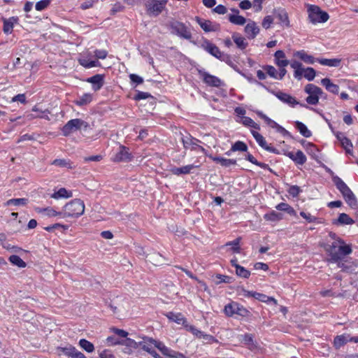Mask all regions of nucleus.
Returning a JSON list of instances; mask_svg holds the SVG:
<instances>
[{
  "label": "nucleus",
  "mask_w": 358,
  "mask_h": 358,
  "mask_svg": "<svg viewBox=\"0 0 358 358\" xmlns=\"http://www.w3.org/2000/svg\"><path fill=\"white\" fill-rule=\"evenodd\" d=\"M294 127L303 136L309 138L312 136V132L303 122L300 121H296L294 122Z\"/></svg>",
  "instance_id": "nucleus-36"
},
{
  "label": "nucleus",
  "mask_w": 358,
  "mask_h": 358,
  "mask_svg": "<svg viewBox=\"0 0 358 358\" xmlns=\"http://www.w3.org/2000/svg\"><path fill=\"white\" fill-rule=\"evenodd\" d=\"M9 261L13 265L17 266L20 268H24L27 265L26 263L20 257L15 255L10 256Z\"/></svg>",
  "instance_id": "nucleus-53"
},
{
  "label": "nucleus",
  "mask_w": 358,
  "mask_h": 358,
  "mask_svg": "<svg viewBox=\"0 0 358 358\" xmlns=\"http://www.w3.org/2000/svg\"><path fill=\"white\" fill-rule=\"evenodd\" d=\"M241 241V237H238L232 241H229L226 243L225 246H231V250L234 253H240L241 252V247L240 243Z\"/></svg>",
  "instance_id": "nucleus-43"
},
{
  "label": "nucleus",
  "mask_w": 358,
  "mask_h": 358,
  "mask_svg": "<svg viewBox=\"0 0 358 358\" xmlns=\"http://www.w3.org/2000/svg\"><path fill=\"white\" fill-rule=\"evenodd\" d=\"M213 162L220 164L222 166L229 167L232 165L236 164V159H226L222 157H213L212 155L208 156Z\"/></svg>",
  "instance_id": "nucleus-25"
},
{
  "label": "nucleus",
  "mask_w": 358,
  "mask_h": 358,
  "mask_svg": "<svg viewBox=\"0 0 358 358\" xmlns=\"http://www.w3.org/2000/svg\"><path fill=\"white\" fill-rule=\"evenodd\" d=\"M232 278L226 275H222V274H216L214 276V282L216 285H219L222 282L224 283H231V282Z\"/></svg>",
  "instance_id": "nucleus-52"
},
{
  "label": "nucleus",
  "mask_w": 358,
  "mask_h": 358,
  "mask_svg": "<svg viewBox=\"0 0 358 358\" xmlns=\"http://www.w3.org/2000/svg\"><path fill=\"white\" fill-rule=\"evenodd\" d=\"M316 76L315 70L312 67L303 68L302 77L303 76L308 81L314 80Z\"/></svg>",
  "instance_id": "nucleus-45"
},
{
  "label": "nucleus",
  "mask_w": 358,
  "mask_h": 358,
  "mask_svg": "<svg viewBox=\"0 0 358 358\" xmlns=\"http://www.w3.org/2000/svg\"><path fill=\"white\" fill-rule=\"evenodd\" d=\"M79 64L85 69L100 66L101 64L98 60H91L87 57H82L78 59Z\"/></svg>",
  "instance_id": "nucleus-30"
},
{
  "label": "nucleus",
  "mask_w": 358,
  "mask_h": 358,
  "mask_svg": "<svg viewBox=\"0 0 358 358\" xmlns=\"http://www.w3.org/2000/svg\"><path fill=\"white\" fill-rule=\"evenodd\" d=\"M236 274L242 278L248 279L250 276V271L242 266H236Z\"/></svg>",
  "instance_id": "nucleus-54"
},
{
  "label": "nucleus",
  "mask_w": 358,
  "mask_h": 358,
  "mask_svg": "<svg viewBox=\"0 0 358 358\" xmlns=\"http://www.w3.org/2000/svg\"><path fill=\"white\" fill-rule=\"evenodd\" d=\"M267 90L272 94H273L275 96H276L282 103H286L291 107H294L296 105H300L301 106L308 109H313V108L309 107L305 103H300L298 101H296V99L294 96H291L289 94H287L282 91L275 92L273 90H269L268 88Z\"/></svg>",
  "instance_id": "nucleus-8"
},
{
  "label": "nucleus",
  "mask_w": 358,
  "mask_h": 358,
  "mask_svg": "<svg viewBox=\"0 0 358 358\" xmlns=\"http://www.w3.org/2000/svg\"><path fill=\"white\" fill-rule=\"evenodd\" d=\"M290 66L294 69V77L300 80L302 78L303 65L301 62L294 60L290 63Z\"/></svg>",
  "instance_id": "nucleus-35"
},
{
  "label": "nucleus",
  "mask_w": 358,
  "mask_h": 358,
  "mask_svg": "<svg viewBox=\"0 0 358 358\" xmlns=\"http://www.w3.org/2000/svg\"><path fill=\"white\" fill-rule=\"evenodd\" d=\"M84 202L79 199H75L67 203L62 208V218L78 217L84 213Z\"/></svg>",
  "instance_id": "nucleus-2"
},
{
  "label": "nucleus",
  "mask_w": 358,
  "mask_h": 358,
  "mask_svg": "<svg viewBox=\"0 0 358 358\" xmlns=\"http://www.w3.org/2000/svg\"><path fill=\"white\" fill-rule=\"evenodd\" d=\"M183 147L185 149H190L191 150L200 151L203 153L206 156H209L208 155L207 150L202 146L199 145L198 143L201 142L199 139L192 137L191 135H187L182 137L181 138Z\"/></svg>",
  "instance_id": "nucleus-9"
},
{
  "label": "nucleus",
  "mask_w": 358,
  "mask_h": 358,
  "mask_svg": "<svg viewBox=\"0 0 358 358\" xmlns=\"http://www.w3.org/2000/svg\"><path fill=\"white\" fill-rule=\"evenodd\" d=\"M198 74L203 82L208 86L218 87L222 85V80L217 76L210 74L205 69H198Z\"/></svg>",
  "instance_id": "nucleus-12"
},
{
  "label": "nucleus",
  "mask_w": 358,
  "mask_h": 358,
  "mask_svg": "<svg viewBox=\"0 0 358 358\" xmlns=\"http://www.w3.org/2000/svg\"><path fill=\"white\" fill-rule=\"evenodd\" d=\"M275 16L282 25L287 27L290 26L288 14L285 9L279 8L275 10Z\"/></svg>",
  "instance_id": "nucleus-20"
},
{
  "label": "nucleus",
  "mask_w": 358,
  "mask_h": 358,
  "mask_svg": "<svg viewBox=\"0 0 358 358\" xmlns=\"http://www.w3.org/2000/svg\"><path fill=\"white\" fill-rule=\"evenodd\" d=\"M166 316L169 320L173 321L178 324H182L185 326L186 325L185 323L187 321L182 314L180 313H175L173 312H169L166 314Z\"/></svg>",
  "instance_id": "nucleus-29"
},
{
  "label": "nucleus",
  "mask_w": 358,
  "mask_h": 358,
  "mask_svg": "<svg viewBox=\"0 0 358 358\" xmlns=\"http://www.w3.org/2000/svg\"><path fill=\"white\" fill-rule=\"evenodd\" d=\"M263 69L266 71V73L271 78L277 79L278 73L275 68L273 66L266 65L263 67Z\"/></svg>",
  "instance_id": "nucleus-56"
},
{
  "label": "nucleus",
  "mask_w": 358,
  "mask_h": 358,
  "mask_svg": "<svg viewBox=\"0 0 358 358\" xmlns=\"http://www.w3.org/2000/svg\"><path fill=\"white\" fill-rule=\"evenodd\" d=\"M257 115L264 120L266 124L273 129H275L277 132L282 134L283 136L291 137L292 135L289 131L286 130L283 127L278 124L276 122L268 117L262 111L257 112Z\"/></svg>",
  "instance_id": "nucleus-11"
},
{
  "label": "nucleus",
  "mask_w": 358,
  "mask_h": 358,
  "mask_svg": "<svg viewBox=\"0 0 358 358\" xmlns=\"http://www.w3.org/2000/svg\"><path fill=\"white\" fill-rule=\"evenodd\" d=\"M171 32L181 38L190 40L192 33L188 27L182 22L174 21L170 23Z\"/></svg>",
  "instance_id": "nucleus-7"
},
{
  "label": "nucleus",
  "mask_w": 358,
  "mask_h": 358,
  "mask_svg": "<svg viewBox=\"0 0 358 358\" xmlns=\"http://www.w3.org/2000/svg\"><path fill=\"white\" fill-rule=\"evenodd\" d=\"M285 155L292 159L296 165H303L307 160L306 155L301 150H298L296 153L293 152H286Z\"/></svg>",
  "instance_id": "nucleus-17"
},
{
  "label": "nucleus",
  "mask_w": 358,
  "mask_h": 358,
  "mask_svg": "<svg viewBox=\"0 0 358 358\" xmlns=\"http://www.w3.org/2000/svg\"><path fill=\"white\" fill-rule=\"evenodd\" d=\"M150 339L152 338H145L143 341H141L140 345L141 348L144 351L148 352L149 354L152 353V352L155 350L154 345L152 342H151Z\"/></svg>",
  "instance_id": "nucleus-41"
},
{
  "label": "nucleus",
  "mask_w": 358,
  "mask_h": 358,
  "mask_svg": "<svg viewBox=\"0 0 358 358\" xmlns=\"http://www.w3.org/2000/svg\"><path fill=\"white\" fill-rule=\"evenodd\" d=\"M232 38L239 49L243 50L247 48L248 43L244 37L238 34H234L232 35Z\"/></svg>",
  "instance_id": "nucleus-38"
},
{
  "label": "nucleus",
  "mask_w": 358,
  "mask_h": 358,
  "mask_svg": "<svg viewBox=\"0 0 358 358\" xmlns=\"http://www.w3.org/2000/svg\"><path fill=\"white\" fill-rule=\"evenodd\" d=\"M150 97H152V96L150 93L137 91V93L134 96V99L136 101H140V100L148 99Z\"/></svg>",
  "instance_id": "nucleus-60"
},
{
  "label": "nucleus",
  "mask_w": 358,
  "mask_h": 358,
  "mask_svg": "<svg viewBox=\"0 0 358 358\" xmlns=\"http://www.w3.org/2000/svg\"><path fill=\"white\" fill-rule=\"evenodd\" d=\"M130 80L132 83L135 84L136 86L143 83V79L138 75L131 73L129 75Z\"/></svg>",
  "instance_id": "nucleus-61"
},
{
  "label": "nucleus",
  "mask_w": 358,
  "mask_h": 358,
  "mask_svg": "<svg viewBox=\"0 0 358 358\" xmlns=\"http://www.w3.org/2000/svg\"><path fill=\"white\" fill-rule=\"evenodd\" d=\"M198 167L199 166L197 165L189 164L182 167H173L171 169V171L176 176H180L184 174H189L194 169Z\"/></svg>",
  "instance_id": "nucleus-22"
},
{
  "label": "nucleus",
  "mask_w": 358,
  "mask_h": 358,
  "mask_svg": "<svg viewBox=\"0 0 358 358\" xmlns=\"http://www.w3.org/2000/svg\"><path fill=\"white\" fill-rule=\"evenodd\" d=\"M194 20L205 32L217 31L220 29V24L216 22L202 19L198 16H196Z\"/></svg>",
  "instance_id": "nucleus-15"
},
{
  "label": "nucleus",
  "mask_w": 358,
  "mask_h": 358,
  "mask_svg": "<svg viewBox=\"0 0 358 358\" xmlns=\"http://www.w3.org/2000/svg\"><path fill=\"white\" fill-rule=\"evenodd\" d=\"M167 0H148L145 2V8L150 16H158L165 8Z\"/></svg>",
  "instance_id": "nucleus-6"
},
{
  "label": "nucleus",
  "mask_w": 358,
  "mask_h": 358,
  "mask_svg": "<svg viewBox=\"0 0 358 358\" xmlns=\"http://www.w3.org/2000/svg\"><path fill=\"white\" fill-rule=\"evenodd\" d=\"M300 215L309 223L315 222L317 220V217L315 216H313L309 213H306L304 211H301V212H300Z\"/></svg>",
  "instance_id": "nucleus-62"
},
{
  "label": "nucleus",
  "mask_w": 358,
  "mask_h": 358,
  "mask_svg": "<svg viewBox=\"0 0 358 358\" xmlns=\"http://www.w3.org/2000/svg\"><path fill=\"white\" fill-rule=\"evenodd\" d=\"M275 208L278 210L285 211L290 215L296 216V210L287 203H280L275 206Z\"/></svg>",
  "instance_id": "nucleus-40"
},
{
  "label": "nucleus",
  "mask_w": 358,
  "mask_h": 358,
  "mask_svg": "<svg viewBox=\"0 0 358 358\" xmlns=\"http://www.w3.org/2000/svg\"><path fill=\"white\" fill-rule=\"evenodd\" d=\"M51 164L59 167L66 168L68 169H73L75 168L73 162L66 159H56L52 161Z\"/></svg>",
  "instance_id": "nucleus-34"
},
{
  "label": "nucleus",
  "mask_w": 358,
  "mask_h": 358,
  "mask_svg": "<svg viewBox=\"0 0 358 358\" xmlns=\"http://www.w3.org/2000/svg\"><path fill=\"white\" fill-rule=\"evenodd\" d=\"M238 303L231 302L224 306V313L229 317H231L235 315L236 309L237 308Z\"/></svg>",
  "instance_id": "nucleus-48"
},
{
  "label": "nucleus",
  "mask_w": 358,
  "mask_h": 358,
  "mask_svg": "<svg viewBox=\"0 0 358 358\" xmlns=\"http://www.w3.org/2000/svg\"><path fill=\"white\" fill-rule=\"evenodd\" d=\"M51 1L52 0H41L36 3L35 8L38 11H42L48 7Z\"/></svg>",
  "instance_id": "nucleus-58"
},
{
  "label": "nucleus",
  "mask_w": 358,
  "mask_h": 358,
  "mask_svg": "<svg viewBox=\"0 0 358 358\" xmlns=\"http://www.w3.org/2000/svg\"><path fill=\"white\" fill-rule=\"evenodd\" d=\"M79 345L87 352H92L94 350V345L85 338L79 341Z\"/></svg>",
  "instance_id": "nucleus-50"
},
{
  "label": "nucleus",
  "mask_w": 358,
  "mask_h": 358,
  "mask_svg": "<svg viewBox=\"0 0 358 358\" xmlns=\"http://www.w3.org/2000/svg\"><path fill=\"white\" fill-rule=\"evenodd\" d=\"M72 196L73 194L71 191H68L66 188L62 187L51 194V198L55 199H68L72 197Z\"/></svg>",
  "instance_id": "nucleus-33"
},
{
  "label": "nucleus",
  "mask_w": 358,
  "mask_h": 358,
  "mask_svg": "<svg viewBox=\"0 0 358 358\" xmlns=\"http://www.w3.org/2000/svg\"><path fill=\"white\" fill-rule=\"evenodd\" d=\"M92 100V96L90 93H85L74 101V103L78 106L89 104Z\"/></svg>",
  "instance_id": "nucleus-37"
},
{
  "label": "nucleus",
  "mask_w": 358,
  "mask_h": 358,
  "mask_svg": "<svg viewBox=\"0 0 358 358\" xmlns=\"http://www.w3.org/2000/svg\"><path fill=\"white\" fill-rule=\"evenodd\" d=\"M230 151L236 152V151H241V152H247L248 151V146L247 145L241 141H238L236 143H234Z\"/></svg>",
  "instance_id": "nucleus-49"
},
{
  "label": "nucleus",
  "mask_w": 358,
  "mask_h": 358,
  "mask_svg": "<svg viewBox=\"0 0 358 358\" xmlns=\"http://www.w3.org/2000/svg\"><path fill=\"white\" fill-rule=\"evenodd\" d=\"M316 61L320 64L331 67H338L340 66L341 59L338 58L334 59H325V58H317Z\"/></svg>",
  "instance_id": "nucleus-32"
},
{
  "label": "nucleus",
  "mask_w": 358,
  "mask_h": 358,
  "mask_svg": "<svg viewBox=\"0 0 358 358\" xmlns=\"http://www.w3.org/2000/svg\"><path fill=\"white\" fill-rule=\"evenodd\" d=\"M259 27H257V24L253 21L250 22L245 27V32L248 38L250 39L255 38L259 34Z\"/></svg>",
  "instance_id": "nucleus-21"
},
{
  "label": "nucleus",
  "mask_w": 358,
  "mask_h": 358,
  "mask_svg": "<svg viewBox=\"0 0 358 358\" xmlns=\"http://www.w3.org/2000/svg\"><path fill=\"white\" fill-rule=\"evenodd\" d=\"M349 335L342 334L339 336H336L334 339V345L336 349H339L342 346L345 345L348 342Z\"/></svg>",
  "instance_id": "nucleus-39"
},
{
  "label": "nucleus",
  "mask_w": 358,
  "mask_h": 358,
  "mask_svg": "<svg viewBox=\"0 0 358 358\" xmlns=\"http://www.w3.org/2000/svg\"><path fill=\"white\" fill-rule=\"evenodd\" d=\"M220 61L225 62L229 66H231L233 69H234L238 73H241V71L238 68L237 65L234 62L231 57L229 55L224 54L223 57L221 58Z\"/></svg>",
  "instance_id": "nucleus-46"
},
{
  "label": "nucleus",
  "mask_w": 358,
  "mask_h": 358,
  "mask_svg": "<svg viewBox=\"0 0 358 358\" xmlns=\"http://www.w3.org/2000/svg\"><path fill=\"white\" fill-rule=\"evenodd\" d=\"M86 81L92 85V89L94 91H98L104 84V76L102 74H96L88 78Z\"/></svg>",
  "instance_id": "nucleus-18"
},
{
  "label": "nucleus",
  "mask_w": 358,
  "mask_h": 358,
  "mask_svg": "<svg viewBox=\"0 0 358 358\" xmlns=\"http://www.w3.org/2000/svg\"><path fill=\"white\" fill-rule=\"evenodd\" d=\"M185 327H187V330L189 331H190L192 334L196 336L197 338H201V336L203 333V331L197 329L195 327L192 326V325H190V326L185 325Z\"/></svg>",
  "instance_id": "nucleus-63"
},
{
  "label": "nucleus",
  "mask_w": 358,
  "mask_h": 358,
  "mask_svg": "<svg viewBox=\"0 0 358 358\" xmlns=\"http://www.w3.org/2000/svg\"><path fill=\"white\" fill-rule=\"evenodd\" d=\"M274 62L278 67H285L289 64V60L286 59L285 52L281 50H278L275 52Z\"/></svg>",
  "instance_id": "nucleus-19"
},
{
  "label": "nucleus",
  "mask_w": 358,
  "mask_h": 358,
  "mask_svg": "<svg viewBox=\"0 0 358 358\" xmlns=\"http://www.w3.org/2000/svg\"><path fill=\"white\" fill-rule=\"evenodd\" d=\"M321 83L324 87H325L326 90L329 92H331L334 94H338L339 86L336 84H334L329 78H325L322 79Z\"/></svg>",
  "instance_id": "nucleus-28"
},
{
  "label": "nucleus",
  "mask_w": 358,
  "mask_h": 358,
  "mask_svg": "<svg viewBox=\"0 0 358 358\" xmlns=\"http://www.w3.org/2000/svg\"><path fill=\"white\" fill-rule=\"evenodd\" d=\"M287 192L292 197H296L301 192H302V189L298 185H289V189H287Z\"/></svg>",
  "instance_id": "nucleus-57"
},
{
  "label": "nucleus",
  "mask_w": 358,
  "mask_h": 358,
  "mask_svg": "<svg viewBox=\"0 0 358 358\" xmlns=\"http://www.w3.org/2000/svg\"><path fill=\"white\" fill-rule=\"evenodd\" d=\"M228 20L229 21L236 25H243L246 22V19L241 16L238 15H228Z\"/></svg>",
  "instance_id": "nucleus-44"
},
{
  "label": "nucleus",
  "mask_w": 358,
  "mask_h": 358,
  "mask_svg": "<svg viewBox=\"0 0 358 358\" xmlns=\"http://www.w3.org/2000/svg\"><path fill=\"white\" fill-rule=\"evenodd\" d=\"M132 159V155L129 151V148L124 145H120L118 152L113 158L115 162H129Z\"/></svg>",
  "instance_id": "nucleus-16"
},
{
  "label": "nucleus",
  "mask_w": 358,
  "mask_h": 358,
  "mask_svg": "<svg viewBox=\"0 0 358 358\" xmlns=\"http://www.w3.org/2000/svg\"><path fill=\"white\" fill-rule=\"evenodd\" d=\"M36 211L38 213H43L49 217L59 216L62 218V211H56L52 208H36Z\"/></svg>",
  "instance_id": "nucleus-31"
},
{
  "label": "nucleus",
  "mask_w": 358,
  "mask_h": 358,
  "mask_svg": "<svg viewBox=\"0 0 358 358\" xmlns=\"http://www.w3.org/2000/svg\"><path fill=\"white\" fill-rule=\"evenodd\" d=\"M251 134L261 148L269 152L277 155L280 154V152L278 149L267 144L266 139L261 134L255 130H251Z\"/></svg>",
  "instance_id": "nucleus-13"
},
{
  "label": "nucleus",
  "mask_w": 358,
  "mask_h": 358,
  "mask_svg": "<svg viewBox=\"0 0 358 358\" xmlns=\"http://www.w3.org/2000/svg\"><path fill=\"white\" fill-rule=\"evenodd\" d=\"M334 184L342 194L345 201L352 208L357 206V200L346 183L339 177H334Z\"/></svg>",
  "instance_id": "nucleus-3"
},
{
  "label": "nucleus",
  "mask_w": 358,
  "mask_h": 358,
  "mask_svg": "<svg viewBox=\"0 0 358 358\" xmlns=\"http://www.w3.org/2000/svg\"><path fill=\"white\" fill-rule=\"evenodd\" d=\"M326 251L330 257L329 262H337L342 261L345 256L351 254L352 250L350 245H347L343 239H339L338 243L333 242L326 248Z\"/></svg>",
  "instance_id": "nucleus-1"
},
{
  "label": "nucleus",
  "mask_w": 358,
  "mask_h": 358,
  "mask_svg": "<svg viewBox=\"0 0 358 358\" xmlns=\"http://www.w3.org/2000/svg\"><path fill=\"white\" fill-rule=\"evenodd\" d=\"M307 12L309 22L313 24L324 23L329 19V15L316 5L307 4Z\"/></svg>",
  "instance_id": "nucleus-4"
},
{
  "label": "nucleus",
  "mask_w": 358,
  "mask_h": 358,
  "mask_svg": "<svg viewBox=\"0 0 358 358\" xmlns=\"http://www.w3.org/2000/svg\"><path fill=\"white\" fill-rule=\"evenodd\" d=\"M28 203V199L26 198H18V199H11L8 200L5 205L7 206H25Z\"/></svg>",
  "instance_id": "nucleus-47"
},
{
  "label": "nucleus",
  "mask_w": 358,
  "mask_h": 358,
  "mask_svg": "<svg viewBox=\"0 0 358 358\" xmlns=\"http://www.w3.org/2000/svg\"><path fill=\"white\" fill-rule=\"evenodd\" d=\"M235 315H238L241 317H248L250 315V311L243 306L238 303Z\"/></svg>",
  "instance_id": "nucleus-59"
},
{
  "label": "nucleus",
  "mask_w": 358,
  "mask_h": 358,
  "mask_svg": "<svg viewBox=\"0 0 358 358\" xmlns=\"http://www.w3.org/2000/svg\"><path fill=\"white\" fill-rule=\"evenodd\" d=\"M340 143L347 154L352 155V143L348 137L344 139L343 138Z\"/></svg>",
  "instance_id": "nucleus-55"
},
{
  "label": "nucleus",
  "mask_w": 358,
  "mask_h": 358,
  "mask_svg": "<svg viewBox=\"0 0 358 358\" xmlns=\"http://www.w3.org/2000/svg\"><path fill=\"white\" fill-rule=\"evenodd\" d=\"M304 92L308 94L306 101L308 104L316 105L319 102L320 96L324 94L322 90L313 84H307Z\"/></svg>",
  "instance_id": "nucleus-5"
},
{
  "label": "nucleus",
  "mask_w": 358,
  "mask_h": 358,
  "mask_svg": "<svg viewBox=\"0 0 358 358\" xmlns=\"http://www.w3.org/2000/svg\"><path fill=\"white\" fill-rule=\"evenodd\" d=\"M83 126L85 127L87 124L83 120L76 118L68 121L62 127V132L64 136H68L71 133L79 130Z\"/></svg>",
  "instance_id": "nucleus-10"
},
{
  "label": "nucleus",
  "mask_w": 358,
  "mask_h": 358,
  "mask_svg": "<svg viewBox=\"0 0 358 358\" xmlns=\"http://www.w3.org/2000/svg\"><path fill=\"white\" fill-rule=\"evenodd\" d=\"M294 56L308 64H313L316 61L312 55H308L303 50L295 52Z\"/></svg>",
  "instance_id": "nucleus-26"
},
{
  "label": "nucleus",
  "mask_w": 358,
  "mask_h": 358,
  "mask_svg": "<svg viewBox=\"0 0 358 358\" xmlns=\"http://www.w3.org/2000/svg\"><path fill=\"white\" fill-rule=\"evenodd\" d=\"M241 122L246 127H250L257 130L260 129L259 125L255 122L253 120L249 117H243Z\"/></svg>",
  "instance_id": "nucleus-51"
},
{
  "label": "nucleus",
  "mask_w": 358,
  "mask_h": 358,
  "mask_svg": "<svg viewBox=\"0 0 358 358\" xmlns=\"http://www.w3.org/2000/svg\"><path fill=\"white\" fill-rule=\"evenodd\" d=\"M100 358H115L111 350L106 349L99 352Z\"/></svg>",
  "instance_id": "nucleus-64"
},
{
  "label": "nucleus",
  "mask_w": 358,
  "mask_h": 358,
  "mask_svg": "<svg viewBox=\"0 0 358 358\" xmlns=\"http://www.w3.org/2000/svg\"><path fill=\"white\" fill-rule=\"evenodd\" d=\"M18 18L17 17H11L8 19L3 18V31L6 34H11L13 29L14 24L17 23Z\"/></svg>",
  "instance_id": "nucleus-23"
},
{
  "label": "nucleus",
  "mask_w": 358,
  "mask_h": 358,
  "mask_svg": "<svg viewBox=\"0 0 358 358\" xmlns=\"http://www.w3.org/2000/svg\"><path fill=\"white\" fill-rule=\"evenodd\" d=\"M306 150L310 157L318 162L320 159V152L317 147L312 143H307Z\"/></svg>",
  "instance_id": "nucleus-24"
},
{
  "label": "nucleus",
  "mask_w": 358,
  "mask_h": 358,
  "mask_svg": "<svg viewBox=\"0 0 358 358\" xmlns=\"http://www.w3.org/2000/svg\"><path fill=\"white\" fill-rule=\"evenodd\" d=\"M264 219L269 222H278L282 219V214L272 210L270 213H266L264 215Z\"/></svg>",
  "instance_id": "nucleus-42"
},
{
  "label": "nucleus",
  "mask_w": 358,
  "mask_h": 358,
  "mask_svg": "<svg viewBox=\"0 0 358 358\" xmlns=\"http://www.w3.org/2000/svg\"><path fill=\"white\" fill-rule=\"evenodd\" d=\"M355 223V220L345 213H340L336 220L333 222L334 224L351 225Z\"/></svg>",
  "instance_id": "nucleus-27"
},
{
  "label": "nucleus",
  "mask_w": 358,
  "mask_h": 358,
  "mask_svg": "<svg viewBox=\"0 0 358 358\" xmlns=\"http://www.w3.org/2000/svg\"><path fill=\"white\" fill-rule=\"evenodd\" d=\"M201 47L207 52L218 59H221L224 53L220 51L219 48L208 39H204Z\"/></svg>",
  "instance_id": "nucleus-14"
}]
</instances>
